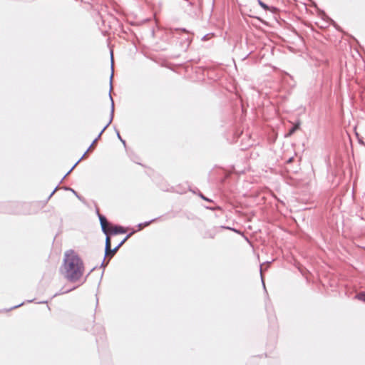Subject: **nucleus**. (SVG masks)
I'll use <instances>...</instances> for the list:
<instances>
[{"label":"nucleus","mask_w":365,"mask_h":365,"mask_svg":"<svg viewBox=\"0 0 365 365\" xmlns=\"http://www.w3.org/2000/svg\"><path fill=\"white\" fill-rule=\"evenodd\" d=\"M85 272L84 263L78 254L73 250L65 252L61 272L64 277L71 282L78 281Z\"/></svg>","instance_id":"nucleus-1"},{"label":"nucleus","mask_w":365,"mask_h":365,"mask_svg":"<svg viewBox=\"0 0 365 365\" xmlns=\"http://www.w3.org/2000/svg\"><path fill=\"white\" fill-rule=\"evenodd\" d=\"M128 237H127L124 240H123V242L118 246H117L115 248L112 250L110 239L109 237H107L106 240V255L107 256H110V257H113L114 255V254L116 252V251L118 250V247L126 240V239Z\"/></svg>","instance_id":"nucleus-2"},{"label":"nucleus","mask_w":365,"mask_h":365,"mask_svg":"<svg viewBox=\"0 0 365 365\" xmlns=\"http://www.w3.org/2000/svg\"><path fill=\"white\" fill-rule=\"evenodd\" d=\"M99 219H100L101 225L103 232L106 234H108V229L109 228V227L110 225H109V223L108 222L107 220L106 219V217L104 216L100 215Z\"/></svg>","instance_id":"nucleus-3"},{"label":"nucleus","mask_w":365,"mask_h":365,"mask_svg":"<svg viewBox=\"0 0 365 365\" xmlns=\"http://www.w3.org/2000/svg\"><path fill=\"white\" fill-rule=\"evenodd\" d=\"M108 233L118 234V233H124L125 230L122 227H114L110 225L108 229Z\"/></svg>","instance_id":"nucleus-4"},{"label":"nucleus","mask_w":365,"mask_h":365,"mask_svg":"<svg viewBox=\"0 0 365 365\" xmlns=\"http://www.w3.org/2000/svg\"><path fill=\"white\" fill-rule=\"evenodd\" d=\"M299 128V123H297L294 125V127L289 131V133L286 135V137L291 136L297 129Z\"/></svg>","instance_id":"nucleus-5"},{"label":"nucleus","mask_w":365,"mask_h":365,"mask_svg":"<svg viewBox=\"0 0 365 365\" xmlns=\"http://www.w3.org/2000/svg\"><path fill=\"white\" fill-rule=\"evenodd\" d=\"M355 298L357 299L358 300L362 301L365 303V292H361L358 293L355 296Z\"/></svg>","instance_id":"nucleus-6"},{"label":"nucleus","mask_w":365,"mask_h":365,"mask_svg":"<svg viewBox=\"0 0 365 365\" xmlns=\"http://www.w3.org/2000/svg\"><path fill=\"white\" fill-rule=\"evenodd\" d=\"M96 140H95L93 142V143H92V144H91V145L89 147V148L88 149V150H87V152L85 153V155H86L88 152H90V151H91V150H93L94 146H95L96 143Z\"/></svg>","instance_id":"nucleus-7"},{"label":"nucleus","mask_w":365,"mask_h":365,"mask_svg":"<svg viewBox=\"0 0 365 365\" xmlns=\"http://www.w3.org/2000/svg\"><path fill=\"white\" fill-rule=\"evenodd\" d=\"M259 3L262 8H264L265 10H268V6L265 4H264L261 1H259Z\"/></svg>","instance_id":"nucleus-8"}]
</instances>
